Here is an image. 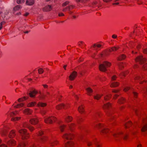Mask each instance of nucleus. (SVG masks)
<instances>
[{"mask_svg":"<svg viewBox=\"0 0 147 147\" xmlns=\"http://www.w3.org/2000/svg\"><path fill=\"white\" fill-rule=\"evenodd\" d=\"M103 102L104 104L103 108L105 110V112L106 113L108 116L111 117V118H113V116L112 115V113L110 111L111 107V104L109 103H105L104 102Z\"/></svg>","mask_w":147,"mask_h":147,"instance_id":"4","label":"nucleus"},{"mask_svg":"<svg viewBox=\"0 0 147 147\" xmlns=\"http://www.w3.org/2000/svg\"><path fill=\"white\" fill-rule=\"evenodd\" d=\"M23 126L24 127H27L31 131H32L34 129L33 127L30 126L29 124H28V123H25L23 125Z\"/></svg>","mask_w":147,"mask_h":147,"instance_id":"16","label":"nucleus"},{"mask_svg":"<svg viewBox=\"0 0 147 147\" xmlns=\"http://www.w3.org/2000/svg\"><path fill=\"white\" fill-rule=\"evenodd\" d=\"M43 86L44 88H46L48 87V86L46 84H43Z\"/></svg>","mask_w":147,"mask_h":147,"instance_id":"63","label":"nucleus"},{"mask_svg":"<svg viewBox=\"0 0 147 147\" xmlns=\"http://www.w3.org/2000/svg\"><path fill=\"white\" fill-rule=\"evenodd\" d=\"M141 79L142 78L138 76H137L135 78V80H141Z\"/></svg>","mask_w":147,"mask_h":147,"instance_id":"49","label":"nucleus"},{"mask_svg":"<svg viewBox=\"0 0 147 147\" xmlns=\"http://www.w3.org/2000/svg\"><path fill=\"white\" fill-rule=\"evenodd\" d=\"M101 45L100 44H94L93 47L95 49V50H96L97 49L96 47L99 48L101 47Z\"/></svg>","mask_w":147,"mask_h":147,"instance_id":"36","label":"nucleus"},{"mask_svg":"<svg viewBox=\"0 0 147 147\" xmlns=\"http://www.w3.org/2000/svg\"><path fill=\"white\" fill-rule=\"evenodd\" d=\"M113 134L115 138H117L116 139V140L123 138L124 140H125L127 138V134L122 131H119L116 133H114Z\"/></svg>","mask_w":147,"mask_h":147,"instance_id":"2","label":"nucleus"},{"mask_svg":"<svg viewBox=\"0 0 147 147\" xmlns=\"http://www.w3.org/2000/svg\"><path fill=\"white\" fill-rule=\"evenodd\" d=\"M76 0V1L77 2H84L87 1V0Z\"/></svg>","mask_w":147,"mask_h":147,"instance_id":"48","label":"nucleus"},{"mask_svg":"<svg viewBox=\"0 0 147 147\" xmlns=\"http://www.w3.org/2000/svg\"><path fill=\"white\" fill-rule=\"evenodd\" d=\"M119 66L120 67V68L123 67V65L122 63H120V64L119 65Z\"/></svg>","mask_w":147,"mask_h":147,"instance_id":"54","label":"nucleus"},{"mask_svg":"<svg viewBox=\"0 0 147 147\" xmlns=\"http://www.w3.org/2000/svg\"><path fill=\"white\" fill-rule=\"evenodd\" d=\"M133 94L135 97H136L137 96V94L136 92H133Z\"/></svg>","mask_w":147,"mask_h":147,"instance_id":"58","label":"nucleus"},{"mask_svg":"<svg viewBox=\"0 0 147 147\" xmlns=\"http://www.w3.org/2000/svg\"><path fill=\"white\" fill-rule=\"evenodd\" d=\"M126 57V56L123 54L121 55L120 57L118 58V60H121L125 59Z\"/></svg>","mask_w":147,"mask_h":147,"instance_id":"29","label":"nucleus"},{"mask_svg":"<svg viewBox=\"0 0 147 147\" xmlns=\"http://www.w3.org/2000/svg\"><path fill=\"white\" fill-rule=\"evenodd\" d=\"M86 89L87 91L88 94L91 95L93 91L89 87L86 88Z\"/></svg>","mask_w":147,"mask_h":147,"instance_id":"19","label":"nucleus"},{"mask_svg":"<svg viewBox=\"0 0 147 147\" xmlns=\"http://www.w3.org/2000/svg\"><path fill=\"white\" fill-rule=\"evenodd\" d=\"M30 122L32 124H36L38 123V121L37 119L33 118L30 120Z\"/></svg>","mask_w":147,"mask_h":147,"instance_id":"22","label":"nucleus"},{"mask_svg":"<svg viewBox=\"0 0 147 147\" xmlns=\"http://www.w3.org/2000/svg\"><path fill=\"white\" fill-rule=\"evenodd\" d=\"M59 16H64V14L63 13H59L58 15Z\"/></svg>","mask_w":147,"mask_h":147,"instance_id":"60","label":"nucleus"},{"mask_svg":"<svg viewBox=\"0 0 147 147\" xmlns=\"http://www.w3.org/2000/svg\"><path fill=\"white\" fill-rule=\"evenodd\" d=\"M39 135L40 136H41L43 133V132L42 131H40L39 132Z\"/></svg>","mask_w":147,"mask_h":147,"instance_id":"61","label":"nucleus"},{"mask_svg":"<svg viewBox=\"0 0 147 147\" xmlns=\"http://www.w3.org/2000/svg\"><path fill=\"white\" fill-rule=\"evenodd\" d=\"M94 144L97 147H99V145L98 144V142L97 141L94 140Z\"/></svg>","mask_w":147,"mask_h":147,"instance_id":"45","label":"nucleus"},{"mask_svg":"<svg viewBox=\"0 0 147 147\" xmlns=\"http://www.w3.org/2000/svg\"><path fill=\"white\" fill-rule=\"evenodd\" d=\"M28 98V97H26V96H24L22 98H19L18 101L19 102H20L21 101H23L24 100H26Z\"/></svg>","mask_w":147,"mask_h":147,"instance_id":"30","label":"nucleus"},{"mask_svg":"<svg viewBox=\"0 0 147 147\" xmlns=\"http://www.w3.org/2000/svg\"><path fill=\"white\" fill-rule=\"evenodd\" d=\"M102 96V94H97L96 95L94 96V97L95 99L98 100Z\"/></svg>","mask_w":147,"mask_h":147,"instance_id":"26","label":"nucleus"},{"mask_svg":"<svg viewBox=\"0 0 147 147\" xmlns=\"http://www.w3.org/2000/svg\"><path fill=\"white\" fill-rule=\"evenodd\" d=\"M59 128L61 131L63 132L64 130L65 131L67 129V127L64 124L60 123L59 124Z\"/></svg>","mask_w":147,"mask_h":147,"instance_id":"13","label":"nucleus"},{"mask_svg":"<svg viewBox=\"0 0 147 147\" xmlns=\"http://www.w3.org/2000/svg\"><path fill=\"white\" fill-rule=\"evenodd\" d=\"M81 44L82 45H84V42H83V41H80V42H79L78 43V45L80 46L81 45Z\"/></svg>","mask_w":147,"mask_h":147,"instance_id":"53","label":"nucleus"},{"mask_svg":"<svg viewBox=\"0 0 147 147\" xmlns=\"http://www.w3.org/2000/svg\"><path fill=\"white\" fill-rule=\"evenodd\" d=\"M55 119V118L54 117H48L45 118L44 121L46 123L51 124L53 122V120L54 121Z\"/></svg>","mask_w":147,"mask_h":147,"instance_id":"8","label":"nucleus"},{"mask_svg":"<svg viewBox=\"0 0 147 147\" xmlns=\"http://www.w3.org/2000/svg\"><path fill=\"white\" fill-rule=\"evenodd\" d=\"M117 37V36L116 35H115V34L113 35L112 36V37L113 38H115Z\"/></svg>","mask_w":147,"mask_h":147,"instance_id":"56","label":"nucleus"},{"mask_svg":"<svg viewBox=\"0 0 147 147\" xmlns=\"http://www.w3.org/2000/svg\"><path fill=\"white\" fill-rule=\"evenodd\" d=\"M67 107V106L63 104H61L60 105H58L56 107V109L58 110H59L62 108L64 109Z\"/></svg>","mask_w":147,"mask_h":147,"instance_id":"15","label":"nucleus"},{"mask_svg":"<svg viewBox=\"0 0 147 147\" xmlns=\"http://www.w3.org/2000/svg\"><path fill=\"white\" fill-rule=\"evenodd\" d=\"M38 71L39 74H42L44 72V70L41 68H40L38 69Z\"/></svg>","mask_w":147,"mask_h":147,"instance_id":"42","label":"nucleus"},{"mask_svg":"<svg viewBox=\"0 0 147 147\" xmlns=\"http://www.w3.org/2000/svg\"><path fill=\"white\" fill-rule=\"evenodd\" d=\"M34 0H27L26 3L27 5H31L34 4Z\"/></svg>","mask_w":147,"mask_h":147,"instance_id":"17","label":"nucleus"},{"mask_svg":"<svg viewBox=\"0 0 147 147\" xmlns=\"http://www.w3.org/2000/svg\"><path fill=\"white\" fill-rule=\"evenodd\" d=\"M40 140L44 141L46 140V138L44 136L41 137L40 138Z\"/></svg>","mask_w":147,"mask_h":147,"instance_id":"47","label":"nucleus"},{"mask_svg":"<svg viewBox=\"0 0 147 147\" xmlns=\"http://www.w3.org/2000/svg\"><path fill=\"white\" fill-rule=\"evenodd\" d=\"M26 144L24 142H22L19 144L18 147H26Z\"/></svg>","mask_w":147,"mask_h":147,"instance_id":"31","label":"nucleus"},{"mask_svg":"<svg viewBox=\"0 0 147 147\" xmlns=\"http://www.w3.org/2000/svg\"><path fill=\"white\" fill-rule=\"evenodd\" d=\"M78 110L80 113H82L84 112L83 108L82 106L79 107Z\"/></svg>","mask_w":147,"mask_h":147,"instance_id":"33","label":"nucleus"},{"mask_svg":"<svg viewBox=\"0 0 147 147\" xmlns=\"http://www.w3.org/2000/svg\"><path fill=\"white\" fill-rule=\"evenodd\" d=\"M19 132L21 134L22 136V139H27L29 137L28 134L26 132V129H18Z\"/></svg>","mask_w":147,"mask_h":147,"instance_id":"6","label":"nucleus"},{"mask_svg":"<svg viewBox=\"0 0 147 147\" xmlns=\"http://www.w3.org/2000/svg\"><path fill=\"white\" fill-rule=\"evenodd\" d=\"M46 104L45 103L42 102H39L37 104V106L38 107H44L46 106Z\"/></svg>","mask_w":147,"mask_h":147,"instance_id":"34","label":"nucleus"},{"mask_svg":"<svg viewBox=\"0 0 147 147\" xmlns=\"http://www.w3.org/2000/svg\"><path fill=\"white\" fill-rule=\"evenodd\" d=\"M67 7L64 8L63 9V11H66L67 10Z\"/></svg>","mask_w":147,"mask_h":147,"instance_id":"59","label":"nucleus"},{"mask_svg":"<svg viewBox=\"0 0 147 147\" xmlns=\"http://www.w3.org/2000/svg\"><path fill=\"white\" fill-rule=\"evenodd\" d=\"M125 101V100H124V99L122 98V97H121L119 100V102L121 103H123V102H124Z\"/></svg>","mask_w":147,"mask_h":147,"instance_id":"41","label":"nucleus"},{"mask_svg":"<svg viewBox=\"0 0 147 147\" xmlns=\"http://www.w3.org/2000/svg\"><path fill=\"white\" fill-rule=\"evenodd\" d=\"M7 142L8 144L10 146L14 145L15 143V142L13 140H11Z\"/></svg>","mask_w":147,"mask_h":147,"instance_id":"25","label":"nucleus"},{"mask_svg":"<svg viewBox=\"0 0 147 147\" xmlns=\"http://www.w3.org/2000/svg\"><path fill=\"white\" fill-rule=\"evenodd\" d=\"M52 9L51 6L49 5L45 6L43 8L42 10L44 11H50Z\"/></svg>","mask_w":147,"mask_h":147,"instance_id":"14","label":"nucleus"},{"mask_svg":"<svg viewBox=\"0 0 147 147\" xmlns=\"http://www.w3.org/2000/svg\"><path fill=\"white\" fill-rule=\"evenodd\" d=\"M24 112L26 114L29 115L31 114L32 111L29 109H26L24 110Z\"/></svg>","mask_w":147,"mask_h":147,"instance_id":"24","label":"nucleus"},{"mask_svg":"<svg viewBox=\"0 0 147 147\" xmlns=\"http://www.w3.org/2000/svg\"><path fill=\"white\" fill-rule=\"evenodd\" d=\"M77 75V73L75 71H74L69 76L70 80H73Z\"/></svg>","mask_w":147,"mask_h":147,"instance_id":"11","label":"nucleus"},{"mask_svg":"<svg viewBox=\"0 0 147 147\" xmlns=\"http://www.w3.org/2000/svg\"><path fill=\"white\" fill-rule=\"evenodd\" d=\"M57 143V142L55 140L52 141L50 142V144L51 146H53L55 144H56Z\"/></svg>","mask_w":147,"mask_h":147,"instance_id":"38","label":"nucleus"},{"mask_svg":"<svg viewBox=\"0 0 147 147\" xmlns=\"http://www.w3.org/2000/svg\"><path fill=\"white\" fill-rule=\"evenodd\" d=\"M74 145L73 142L71 141H68L65 144L66 147H71Z\"/></svg>","mask_w":147,"mask_h":147,"instance_id":"18","label":"nucleus"},{"mask_svg":"<svg viewBox=\"0 0 147 147\" xmlns=\"http://www.w3.org/2000/svg\"><path fill=\"white\" fill-rule=\"evenodd\" d=\"M37 93V92L35 90H33L30 91L29 93H28L27 94L30 97L34 98Z\"/></svg>","mask_w":147,"mask_h":147,"instance_id":"12","label":"nucleus"},{"mask_svg":"<svg viewBox=\"0 0 147 147\" xmlns=\"http://www.w3.org/2000/svg\"><path fill=\"white\" fill-rule=\"evenodd\" d=\"M144 53H147V49H145L144 51Z\"/></svg>","mask_w":147,"mask_h":147,"instance_id":"64","label":"nucleus"},{"mask_svg":"<svg viewBox=\"0 0 147 147\" xmlns=\"http://www.w3.org/2000/svg\"><path fill=\"white\" fill-rule=\"evenodd\" d=\"M132 124V123L131 122L129 121L127 123H125V125L126 128H127L129 127V126Z\"/></svg>","mask_w":147,"mask_h":147,"instance_id":"32","label":"nucleus"},{"mask_svg":"<svg viewBox=\"0 0 147 147\" xmlns=\"http://www.w3.org/2000/svg\"><path fill=\"white\" fill-rule=\"evenodd\" d=\"M97 127L101 129V131L103 134H106L108 131V130L105 127L100 124H98Z\"/></svg>","mask_w":147,"mask_h":147,"instance_id":"10","label":"nucleus"},{"mask_svg":"<svg viewBox=\"0 0 147 147\" xmlns=\"http://www.w3.org/2000/svg\"><path fill=\"white\" fill-rule=\"evenodd\" d=\"M111 95L110 94H106L104 97L105 100H108L111 97Z\"/></svg>","mask_w":147,"mask_h":147,"instance_id":"27","label":"nucleus"},{"mask_svg":"<svg viewBox=\"0 0 147 147\" xmlns=\"http://www.w3.org/2000/svg\"><path fill=\"white\" fill-rule=\"evenodd\" d=\"M20 119V117H13L11 118V120L12 121H16Z\"/></svg>","mask_w":147,"mask_h":147,"instance_id":"40","label":"nucleus"},{"mask_svg":"<svg viewBox=\"0 0 147 147\" xmlns=\"http://www.w3.org/2000/svg\"><path fill=\"white\" fill-rule=\"evenodd\" d=\"M23 0H17V2L18 4H20L24 2Z\"/></svg>","mask_w":147,"mask_h":147,"instance_id":"46","label":"nucleus"},{"mask_svg":"<svg viewBox=\"0 0 147 147\" xmlns=\"http://www.w3.org/2000/svg\"><path fill=\"white\" fill-rule=\"evenodd\" d=\"M36 104V102H32L28 103L27 104V107H32Z\"/></svg>","mask_w":147,"mask_h":147,"instance_id":"23","label":"nucleus"},{"mask_svg":"<svg viewBox=\"0 0 147 147\" xmlns=\"http://www.w3.org/2000/svg\"><path fill=\"white\" fill-rule=\"evenodd\" d=\"M46 113V111L45 110H41L40 111V113L42 115L45 114Z\"/></svg>","mask_w":147,"mask_h":147,"instance_id":"52","label":"nucleus"},{"mask_svg":"<svg viewBox=\"0 0 147 147\" xmlns=\"http://www.w3.org/2000/svg\"><path fill=\"white\" fill-rule=\"evenodd\" d=\"M69 3V1H66L64 3L62 4L63 6H65L67 5Z\"/></svg>","mask_w":147,"mask_h":147,"instance_id":"44","label":"nucleus"},{"mask_svg":"<svg viewBox=\"0 0 147 147\" xmlns=\"http://www.w3.org/2000/svg\"><path fill=\"white\" fill-rule=\"evenodd\" d=\"M119 48V46L116 47H113L111 49H109V51L110 52L112 51H116Z\"/></svg>","mask_w":147,"mask_h":147,"instance_id":"28","label":"nucleus"},{"mask_svg":"<svg viewBox=\"0 0 147 147\" xmlns=\"http://www.w3.org/2000/svg\"><path fill=\"white\" fill-rule=\"evenodd\" d=\"M24 105V103H22L18 104L15 107V108H18L23 107Z\"/></svg>","mask_w":147,"mask_h":147,"instance_id":"37","label":"nucleus"},{"mask_svg":"<svg viewBox=\"0 0 147 147\" xmlns=\"http://www.w3.org/2000/svg\"><path fill=\"white\" fill-rule=\"evenodd\" d=\"M135 60L136 61L139 62L140 64L142 65V67L144 69H147V63H145L146 62L145 59L142 56L140 55L138 57L135 59Z\"/></svg>","mask_w":147,"mask_h":147,"instance_id":"3","label":"nucleus"},{"mask_svg":"<svg viewBox=\"0 0 147 147\" xmlns=\"http://www.w3.org/2000/svg\"><path fill=\"white\" fill-rule=\"evenodd\" d=\"M16 135L15 131L13 130L11 131L9 134V137L10 138H13Z\"/></svg>","mask_w":147,"mask_h":147,"instance_id":"20","label":"nucleus"},{"mask_svg":"<svg viewBox=\"0 0 147 147\" xmlns=\"http://www.w3.org/2000/svg\"><path fill=\"white\" fill-rule=\"evenodd\" d=\"M74 125L73 124H72L71 125L69 126V127L70 130H72V127L74 126Z\"/></svg>","mask_w":147,"mask_h":147,"instance_id":"50","label":"nucleus"},{"mask_svg":"<svg viewBox=\"0 0 147 147\" xmlns=\"http://www.w3.org/2000/svg\"><path fill=\"white\" fill-rule=\"evenodd\" d=\"M137 126L141 128V131L142 132L143 135H145V133L144 132L147 130V123L146 122V119L142 118L141 123H138L136 122L134 125L133 127L136 129Z\"/></svg>","mask_w":147,"mask_h":147,"instance_id":"1","label":"nucleus"},{"mask_svg":"<svg viewBox=\"0 0 147 147\" xmlns=\"http://www.w3.org/2000/svg\"><path fill=\"white\" fill-rule=\"evenodd\" d=\"M65 119L67 122H69L71 121L72 118L69 116H68L67 117L65 118Z\"/></svg>","mask_w":147,"mask_h":147,"instance_id":"35","label":"nucleus"},{"mask_svg":"<svg viewBox=\"0 0 147 147\" xmlns=\"http://www.w3.org/2000/svg\"><path fill=\"white\" fill-rule=\"evenodd\" d=\"M130 131H131V133L133 135H135L136 132V131H131V129H130Z\"/></svg>","mask_w":147,"mask_h":147,"instance_id":"55","label":"nucleus"},{"mask_svg":"<svg viewBox=\"0 0 147 147\" xmlns=\"http://www.w3.org/2000/svg\"><path fill=\"white\" fill-rule=\"evenodd\" d=\"M20 7L19 5H17L13 8V10L15 11L17 10L20 9Z\"/></svg>","mask_w":147,"mask_h":147,"instance_id":"39","label":"nucleus"},{"mask_svg":"<svg viewBox=\"0 0 147 147\" xmlns=\"http://www.w3.org/2000/svg\"><path fill=\"white\" fill-rule=\"evenodd\" d=\"M112 92L113 93L116 94H115L113 97L115 99L116 98V97L119 96V94H118L119 90H113Z\"/></svg>","mask_w":147,"mask_h":147,"instance_id":"21","label":"nucleus"},{"mask_svg":"<svg viewBox=\"0 0 147 147\" xmlns=\"http://www.w3.org/2000/svg\"><path fill=\"white\" fill-rule=\"evenodd\" d=\"M116 78V76L115 75L111 77V87H115L118 86L119 85V83L118 82L113 81L115 80Z\"/></svg>","mask_w":147,"mask_h":147,"instance_id":"7","label":"nucleus"},{"mask_svg":"<svg viewBox=\"0 0 147 147\" xmlns=\"http://www.w3.org/2000/svg\"><path fill=\"white\" fill-rule=\"evenodd\" d=\"M111 65V63H110L105 61L99 65V69L101 71L105 72L107 70V68L110 67Z\"/></svg>","mask_w":147,"mask_h":147,"instance_id":"5","label":"nucleus"},{"mask_svg":"<svg viewBox=\"0 0 147 147\" xmlns=\"http://www.w3.org/2000/svg\"><path fill=\"white\" fill-rule=\"evenodd\" d=\"M130 89V88L129 87H127L124 89V90L126 92Z\"/></svg>","mask_w":147,"mask_h":147,"instance_id":"43","label":"nucleus"},{"mask_svg":"<svg viewBox=\"0 0 147 147\" xmlns=\"http://www.w3.org/2000/svg\"><path fill=\"white\" fill-rule=\"evenodd\" d=\"M137 147H142V144H139L137 145Z\"/></svg>","mask_w":147,"mask_h":147,"instance_id":"62","label":"nucleus"},{"mask_svg":"<svg viewBox=\"0 0 147 147\" xmlns=\"http://www.w3.org/2000/svg\"><path fill=\"white\" fill-rule=\"evenodd\" d=\"M74 137V136L73 134L68 132L66 133L63 136V138L67 140L72 139Z\"/></svg>","mask_w":147,"mask_h":147,"instance_id":"9","label":"nucleus"},{"mask_svg":"<svg viewBox=\"0 0 147 147\" xmlns=\"http://www.w3.org/2000/svg\"><path fill=\"white\" fill-rule=\"evenodd\" d=\"M99 115V113L98 112L96 111L95 113L93 115V117H94L96 116V115Z\"/></svg>","mask_w":147,"mask_h":147,"instance_id":"51","label":"nucleus"},{"mask_svg":"<svg viewBox=\"0 0 147 147\" xmlns=\"http://www.w3.org/2000/svg\"><path fill=\"white\" fill-rule=\"evenodd\" d=\"M112 0H103V1L105 2L108 3L109 1H111Z\"/></svg>","mask_w":147,"mask_h":147,"instance_id":"57","label":"nucleus"}]
</instances>
